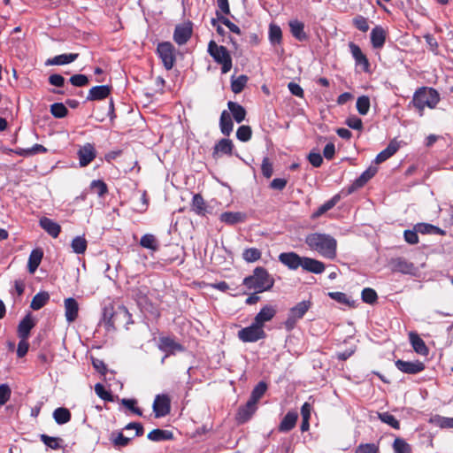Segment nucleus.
<instances>
[{"mask_svg": "<svg viewBox=\"0 0 453 453\" xmlns=\"http://www.w3.org/2000/svg\"><path fill=\"white\" fill-rule=\"evenodd\" d=\"M279 261L289 270L294 271L301 267L308 273L320 274L326 269L323 262L308 257H301L294 251L280 253Z\"/></svg>", "mask_w": 453, "mask_h": 453, "instance_id": "nucleus-1", "label": "nucleus"}, {"mask_svg": "<svg viewBox=\"0 0 453 453\" xmlns=\"http://www.w3.org/2000/svg\"><path fill=\"white\" fill-rule=\"evenodd\" d=\"M306 245L311 250L318 252L324 257L333 259L336 257V240L326 234L311 233L305 237Z\"/></svg>", "mask_w": 453, "mask_h": 453, "instance_id": "nucleus-2", "label": "nucleus"}, {"mask_svg": "<svg viewBox=\"0 0 453 453\" xmlns=\"http://www.w3.org/2000/svg\"><path fill=\"white\" fill-rule=\"evenodd\" d=\"M274 313H257L251 325L238 331V338L243 342H256L265 339V323L270 321Z\"/></svg>", "mask_w": 453, "mask_h": 453, "instance_id": "nucleus-3", "label": "nucleus"}, {"mask_svg": "<svg viewBox=\"0 0 453 453\" xmlns=\"http://www.w3.org/2000/svg\"><path fill=\"white\" fill-rule=\"evenodd\" d=\"M440 100V94L435 88L420 87L414 92L411 104L418 110V115L421 117L424 115L426 107L434 109Z\"/></svg>", "mask_w": 453, "mask_h": 453, "instance_id": "nucleus-4", "label": "nucleus"}, {"mask_svg": "<svg viewBox=\"0 0 453 453\" xmlns=\"http://www.w3.org/2000/svg\"><path fill=\"white\" fill-rule=\"evenodd\" d=\"M243 284L248 289H253L257 293L269 290L274 284V279L264 267H257L253 274L244 278Z\"/></svg>", "mask_w": 453, "mask_h": 453, "instance_id": "nucleus-5", "label": "nucleus"}, {"mask_svg": "<svg viewBox=\"0 0 453 453\" xmlns=\"http://www.w3.org/2000/svg\"><path fill=\"white\" fill-rule=\"evenodd\" d=\"M208 53L216 63L221 65L222 73H226L232 69V57L225 46L218 45L211 40L208 44Z\"/></svg>", "mask_w": 453, "mask_h": 453, "instance_id": "nucleus-6", "label": "nucleus"}, {"mask_svg": "<svg viewBox=\"0 0 453 453\" xmlns=\"http://www.w3.org/2000/svg\"><path fill=\"white\" fill-rule=\"evenodd\" d=\"M157 53L160 58L164 67L171 70L176 62L175 48L170 42H159L157 47Z\"/></svg>", "mask_w": 453, "mask_h": 453, "instance_id": "nucleus-7", "label": "nucleus"}, {"mask_svg": "<svg viewBox=\"0 0 453 453\" xmlns=\"http://www.w3.org/2000/svg\"><path fill=\"white\" fill-rule=\"evenodd\" d=\"M171 411V399L165 395H156L153 403V412L155 414V418H162L170 413Z\"/></svg>", "mask_w": 453, "mask_h": 453, "instance_id": "nucleus-8", "label": "nucleus"}, {"mask_svg": "<svg viewBox=\"0 0 453 453\" xmlns=\"http://www.w3.org/2000/svg\"><path fill=\"white\" fill-rule=\"evenodd\" d=\"M193 25L190 21L177 25L173 32V40L179 45H183L191 38Z\"/></svg>", "mask_w": 453, "mask_h": 453, "instance_id": "nucleus-9", "label": "nucleus"}, {"mask_svg": "<svg viewBox=\"0 0 453 453\" xmlns=\"http://www.w3.org/2000/svg\"><path fill=\"white\" fill-rule=\"evenodd\" d=\"M350 53L355 60L357 66H361L365 73L370 72V62L367 57L363 53L361 48L353 42L349 43Z\"/></svg>", "mask_w": 453, "mask_h": 453, "instance_id": "nucleus-10", "label": "nucleus"}, {"mask_svg": "<svg viewBox=\"0 0 453 453\" xmlns=\"http://www.w3.org/2000/svg\"><path fill=\"white\" fill-rule=\"evenodd\" d=\"M37 320L27 313L19 323L17 334L19 338L28 339L31 330L35 326Z\"/></svg>", "mask_w": 453, "mask_h": 453, "instance_id": "nucleus-11", "label": "nucleus"}, {"mask_svg": "<svg viewBox=\"0 0 453 453\" xmlns=\"http://www.w3.org/2000/svg\"><path fill=\"white\" fill-rule=\"evenodd\" d=\"M377 168L370 166L366 169L358 178H357L353 183L348 188V195L352 194L358 188H363L376 173Z\"/></svg>", "mask_w": 453, "mask_h": 453, "instance_id": "nucleus-12", "label": "nucleus"}, {"mask_svg": "<svg viewBox=\"0 0 453 453\" xmlns=\"http://www.w3.org/2000/svg\"><path fill=\"white\" fill-rule=\"evenodd\" d=\"M79 164L81 167L88 165L96 157V150L92 143H86L78 150Z\"/></svg>", "mask_w": 453, "mask_h": 453, "instance_id": "nucleus-13", "label": "nucleus"}, {"mask_svg": "<svg viewBox=\"0 0 453 453\" xmlns=\"http://www.w3.org/2000/svg\"><path fill=\"white\" fill-rule=\"evenodd\" d=\"M395 366L399 371L408 374H416L425 369L424 363L420 361L410 362L399 359L395 361Z\"/></svg>", "mask_w": 453, "mask_h": 453, "instance_id": "nucleus-14", "label": "nucleus"}, {"mask_svg": "<svg viewBox=\"0 0 453 453\" xmlns=\"http://www.w3.org/2000/svg\"><path fill=\"white\" fill-rule=\"evenodd\" d=\"M234 143L230 139L223 138L213 147L212 157L218 159L221 155L231 156L233 154Z\"/></svg>", "mask_w": 453, "mask_h": 453, "instance_id": "nucleus-15", "label": "nucleus"}, {"mask_svg": "<svg viewBox=\"0 0 453 453\" xmlns=\"http://www.w3.org/2000/svg\"><path fill=\"white\" fill-rule=\"evenodd\" d=\"M158 348L167 355L181 352L184 350V348L181 344L178 343L170 337H160L158 341Z\"/></svg>", "mask_w": 453, "mask_h": 453, "instance_id": "nucleus-16", "label": "nucleus"}, {"mask_svg": "<svg viewBox=\"0 0 453 453\" xmlns=\"http://www.w3.org/2000/svg\"><path fill=\"white\" fill-rule=\"evenodd\" d=\"M112 90V87L110 85H101L92 87L88 93V101H98L107 98Z\"/></svg>", "mask_w": 453, "mask_h": 453, "instance_id": "nucleus-17", "label": "nucleus"}, {"mask_svg": "<svg viewBox=\"0 0 453 453\" xmlns=\"http://www.w3.org/2000/svg\"><path fill=\"white\" fill-rule=\"evenodd\" d=\"M370 37L372 48L381 49L386 42L387 32L381 26H375L371 31Z\"/></svg>", "mask_w": 453, "mask_h": 453, "instance_id": "nucleus-18", "label": "nucleus"}, {"mask_svg": "<svg viewBox=\"0 0 453 453\" xmlns=\"http://www.w3.org/2000/svg\"><path fill=\"white\" fill-rule=\"evenodd\" d=\"M40 226L51 237L57 238L61 233V226L57 222L47 217H42L39 220Z\"/></svg>", "mask_w": 453, "mask_h": 453, "instance_id": "nucleus-19", "label": "nucleus"}, {"mask_svg": "<svg viewBox=\"0 0 453 453\" xmlns=\"http://www.w3.org/2000/svg\"><path fill=\"white\" fill-rule=\"evenodd\" d=\"M290 33L299 42H303L308 39V35L304 31L303 22L298 19H291L288 22Z\"/></svg>", "mask_w": 453, "mask_h": 453, "instance_id": "nucleus-20", "label": "nucleus"}, {"mask_svg": "<svg viewBox=\"0 0 453 453\" xmlns=\"http://www.w3.org/2000/svg\"><path fill=\"white\" fill-rule=\"evenodd\" d=\"M409 340L414 351L421 356H427L429 349L425 342L415 332L409 333Z\"/></svg>", "mask_w": 453, "mask_h": 453, "instance_id": "nucleus-21", "label": "nucleus"}, {"mask_svg": "<svg viewBox=\"0 0 453 453\" xmlns=\"http://www.w3.org/2000/svg\"><path fill=\"white\" fill-rule=\"evenodd\" d=\"M190 206L191 211L198 216L204 217L207 213H209L206 202L200 194H196L193 196Z\"/></svg>", "mask_w": 453, "mask_h": 453, "instance_id": "nucleus-22", "label": "nucleus"}, {"mask_svg": "<svg viewBox=\"0 0 453 453\" xmlns=\"http://www.w3.org/2000/svg\"><path fill=\"white\" fill-rule=\"evenodd\" d=\"M390 265L394 272L411 273L414 270V265L404 257L393 258Z\"/></svg>", "mask_w": 453, "mask_h": 453, "instance_id": "nucleus-23", "label": "nucleus"}, {"mask_svg": "<svg viewBox=\"0 0 453 453\" xmlns=\"http://www.w3.org/2000/svg\"><path fill=\"white\" fill-rule=\"evenodd\" d=\"M399 143L393 140L391 141L386 149L381 150L375 157V163L376 164H381L388 160L389 157H391L394 154L397 152L399 150Z\"/></svg>", "mask_w": 453, "mask_h": 453, "instance_id": "nucleus-24", "label": "nucleus"}, {"mask_svg": "<svg viewBox=\"0 0 453 453\" xmlns=\"http://www.w3.org/2000/svg\"><path fill=\"white\" fill-rule=\"evenodd\" d=\"M257 411V403L249 399L247 403L239 408L237 419L241 423L248 421Z\"/></svg>", "mask_w": 453, "mask_h": 453, "instance_id": "nucleus-25", "label": "nucleus"}, {"mask_svg": "<svg viewBox=\"0 0 453 453\" xmlns=\"http://www.w3.org/2000/svg\"><path fill=\"white\" fill-rule=\"evenodd\" d=\"M42 257L43 251L42 249H35L31 251L27 263V269L30 273H34L36 271L42 262Z\"/></svg>", "mask_w": 453, "mask_h": 453, "instance_id": "nucleus-26", "label": "nucleus"}, {"mask_svg": "<svg viewBox=\"0 0 453 453\" xmlns=\"http://www.w3.org/2000/svg\"><path fill=\"white\" fill-rule=\"evenodd\" d=\"M246 219L244 213L240 211H226L220 214L219 219L227 225H234L240 222H243Z\"/></svg>", "mask_w": 453, "mask_h": 453, "instance_id": "nucleus-27", "label": "nucleus"}, {"mask_svg": "<svg viewBox=\"0 0 453 453\" xmlns=\"http://www.w3.org/2000/svg\"><path fill=\"white\" fill-rule=\"evenodd\" d=\"M79 58L78 53L61 54L47 60V65H63L75 61Z\"/></svg>", "mask_w": 453, "mask_h": 453, "instance_id": "nucleus-28", "label": "nucleus"}, {"mask_svg": "<svg viewBox=\"0 0 453 453\" xmlns=\"http://www.w3.org/2000/svg\"><path fill=\"white\" fill-rule=\"evenodd\" d=\"M220 131L224 135H230L234 128V123L230 113L224 110L219 118Z\"/></svg>", "mask_w": 453, "mask_h": 453, "instance_id": "nucleus-29", "label": "nucleus"}, {"mask_svg": "<svg viewBox=\"0 0 453 453\" xmlns=\"http://www.w3.org/2000/svg\"><path fill=\"white\" fill-rule=\"evenodd\" d=\"M227 107L231 111L234 119L237 123H241L245 119L247 111L242 105L239 104L238 103L229 101L227 103Z\"/></svg>", "mask_w": 453, "mask_h": 453, "instance_id": "nucleus-30", "label": "nucleus"}, {"mask_svg": "<svg viewBox=\"0 0 453 453\" xmlns=\"http://www.w3.org/2000/svg\"><path fill=\"white\" fill-rule=\"evenodd\" d=\"M340 199H341L340 194L334 195L330 200L326 201L325 203H323L321 206H319L317 211H315L312 213L311 219H318L320 216H322L327 211L334 208L338 203Z\"/></svg>", "mask_w": 453, "mask_h": 453, "instance_id": "nucleus-31", "label": "nucleus"}, {"mask_svg": "<svg viewBox=\"0 0 453 453\" xmlns=\"http://www.w3.org/2000/svg\"><path fill=\"white\" fill-rule=\"evenodd\" d=\"M297 418L298 415L296 412H288L280 423L279 430L280 432H288L292 430L296 424Z\"/></svg>", "mask_w": 453, "mask_h": 453, "instance_id": "nucleus-32", "label": "nucleus"}, {"mask_svg": "<svg viewBox=\"0 0 453 453\" xmlns=\"http://www.w3.org/2000/svg\"><path fill=\"white\" fill-rule=\"evenodd\" d=\"M147 437L152 441H170L173 439V434L169 430L157 428L150 432Z\"/></svg>", "mask_w": 453, "mask_h": 453, "instance_id": "nucleus-33", "label": "nucleus"}, {"mask_svg": "<svg viewBox=\"0 0 453 453\" xmlns=\"http://www.w3.org/2000/svg\"><path fill=\"white\" fill-rule=\"evenodd\" d=\"M71 412L65 407H58L53 411V418L58 425H64L71 420Z\"/></svg>", "mask_w": 453, "mask_h": 453, "instance_id": "nucleus-34", "label": "nucleus"}, {"mask_svg": "<svg viewBox=\"0 0 453 453\" xmlns=\"http://www.w3.org/2000/svg\"><path fill=\"white\" fill-rule=\"evenodd\" d=\"M49 300L50 295L48 292H39L33 297L30 307L35 311L40 310L49 302Z\"/></svg>", "mask_w": 453, "mask_h": 453, "instance_id": "nucleus-35", "label": "nucleus"}, {"mask_svg": "<svg viewBox=\"0 0 453 453\" xmlns=\"http://www.w3.org/2000/svg\"><path fill=\"white\" fill-rule=\"evenodd\" d=\"M269 41L273 45H279L282 42V31L280 26L270 24L269 26Z\"/></svg>", "mask_w": 453, "mask_h": 453, "instance_id": "nucleus-36", "label": "nucleus"}, {"mask_svg": "<svg viewBox=\"0 0 453 453\" xmlns=\"http://www.w3.org/2000/svg\"><path fill=\"white\" fill-rule=\"evenodd\" d=\"M430 423L440 428H453V418L434 415L431 417Z\"/></svg>", "mask_w": 453, "mask_h": 453, "instance_id": "nucleus-37", "label": "nucleus"}, {"mask_svg": "<svg viewBox=\"0 0 453 453\" xmlns=\"http://www.w3.org/2000/svg\"><path fill=\"white\" fill-rule=\"evenodd\" d=\"M41 441L51 449H59L62 448L63 440L59 437H51L47 434L40 435Z\"/></svg>", "mask_w": 453, "mask_h": 453, "instance_id": "nucleus-38", "label": "nucleus"}, {"mask_svg": "<svg viewBox=\"0 0 453 453\" xmlns=\"http://www.w3.org/2000/svg\"><path fill=\"white\" fill-rule=\"evenodd\" d=\"M140 245L145 249L151 250H157L158 249V243L156 237L151 234H146L142 236L140 240Z\"/></svg>", "mask_w": 453, "mask_h": 453, "instance_id": "nucleus-39", "label": "nucleus"}, {"mask_svg": "<svg viewBox=\"0 0 453 453\" xmlns=\"http://www.w3.org/2000/svg\"><path fill=\"white\" fill-rule=\"evenodd\" d=\"M267 390V384L264 381H260L257 384V386L253 388L250 400L257 403L260 398L265 395Z\"/></svg>", "mask_w": 453, "mask_h": 453, "instance_id": "nucleus-40", "label": "nucleus"}, {"mask_svg": "<svg viewBox=\"0 0 453 453\" xmlns=\"http://www.w3.org/2000/svg\"><path fill=\"white\" fill-rule=\"evenodd\" d=\"M50 113L57 119H63L67 116L68 110L63 103H54L50 105Z\"/></svg>", "mask_w": 453, "mask_h": 453, "instance_id": "nucleus-41", "label": "nucleus"}, {"mask_svg": "<svg viewBox=\"0 0 453 453\" xmlns=\"http://www.w3.org/2000/svg\"><path fill=\"white\" fill-rule=\"evenodd\" d=\"M248 77L244 74L240 75L236 79L231 81V89L234 94L241 93L246 86Z\"/></svg>", "mask_w": 453, "mask_h": 453, "instance_id": "nucleus-42", "label": "nucleus"}, {"mask_svg": "<svg viewBox=\"0 0 453 453\" xmlns=\"http://www.w3.org/2000/svg\"><path fill=\"white\" fill-rule=\"evenodd\" d=\"M71 246H72L73 252H75L77 254H83L87 250L88 243L84 237L76 236L72 241Z\"/></svg>", "mask_w": 453, "mask_h": 453, "instance_id": "nucleus-43", "label": "nucleus"}, {"mask_svg": "<svg viewBox=\"0 0 453 453\" xmlns=\"http://www.w3.org/2000/svg\"><path fill=\"white\" fill-rule=\"evenodd\" d=\"M261 251L257 248L246 249L242 253V257L249 263L256 262L261 258Z\"/></svg>", "mask_w": 453, "mask_h": 453, "instance_id": "nucleus-44", "label": "nucleus"}, {"mask_svg": "<svg viewBox=\"0 0 453 453\" xmlns=\"http://www.w3.org/2000/svg\"><path fill=\"white\" fill-rule=\"evenodd\" d=\"M90 188L99 196H104L108 193V187L102 180H95L90 183Z\"/></svg>", "mask_w": 453, "mask_h": 453, "instance_id": "nucleus-45", "label": "nucleus"}, {"mask_svg": "<svg viewBox=\"0 0 453 453\" xmlns=\"http://www.w3.org/2000/svg\"><path fill=\"white\" fill-rule=\"evenodd\" d=\"M356 106L359 114L366 115L370 109V98L367 96H359Z\"/></svg>", "mask_w": 453, "mask_h": 453, "instance_id": "nucleus-46", "label": "nucleus"}, {"mask_svg": "<svg viewBox=\"0 0 453 453\" xmlns=\"http://www.w3.org/2000/svg\"><path fill=\"white\" fill-rule=\"evenodd\" d=\"M252 129L250 126L242 125L236 131V137L239 141L246 142L250 140Z\"/></svg>", "mask_w": 453, "mask_h": 453, "instance_id": "nucleus-47", "label": "nucleus"}, {"mask_svg": "<svg viewBox=\"0 0 453 453\" xmlns=\"http://www.w3.org/2000/svg\"><path fill=\"white\" fill-rule=\"evenodd\" d=\"M361 298L364 303L372 304L377 302L378 295L373 288H365L362 290Z\"/></svg>", "mask_w": 453, "mask_h": 453, "instance_id": "nucleus-48", "label": "nucleus"}, {"mask_svg": "<svg viewBox=\"0 0 453 453\" xmlns=\"http://www.w3.org/2000/svg\"><path fill=\"white\" fill-rule=\"evenodd\" d=\"M379 418L383 423L389 425L393 428H400L399 421L392 414L388 412L379 413Z\"/></svg>", "mask_w": 453, "mask_h": 453, "instance_id": "nucleus-49", "label": "nucleus"}, {"mask_svg": "<svg viewBox=\"0 0 453 453\" xmlns=\"http://www.w3.org/2000/svg\"><path fill=\"white\" fill-rule=\"evenodd\" d=\"M395 453H411L410 445L401 438H396L393 444Z\"/></svg>", "mask_w": 453, "mask_h": 453, "instance_id": "nucleus-50", "label": "nucleus"}, {"mask_svg": "<svg viewBox=\"0 0 453 453\" xmlns=\"http://www.w3.org/2000/svg\"><path fill=\"white\" fill-rule=\"evenodd\" d=\"M353 25L361 32L365 33L369 30L368 20L362 15H357L353 19Z\"/></svg>", "mask_w": 453, "mask_h": 453, "instance_id": "nucleus-51", "label": "nucleus"}, {"mask_svg": "<svg viewBox=\"0 0 453 453\" xmlns=\"http://www.w3.org/2000/svg\"><path fill=\"white\" fill-rule=\"evenodd\" d=\"M217 19L222 24H224L231 32L236 35H241V29L239 28V27L233 23L229 19L225 17V15H219V13H218Z\"/></svg>", "mask_w": 453, "mask_h": 453, "instance_id": "nucleus-52", "label": "nucleus"}, {"mask_svg": "<svg viewBox=\"0 0 453 453\" xmlns=\"http://www.w3.org/2000/svg\"><path fill=\"white\" fill-rule=\"evenodd\" d=\"M261 171L262 174L269 179L272 177L273 173V164L271 163L270 159L268 157H264L261 165Z\"/></svg>", "mask_w": 453, "mask_h": 453, "instance_id": "nucleus-53", "label": "nucleus"}, {"mask_svg": "<svg viewBox=\"0 0 453 453\" xmlns=\"http://www.w3.org/2000/svg\"><path fill=\"white\" fill-rule=\"evenodd\" d=\"M379 447L374 443L360 444L355 453H378Z\"/></svg>", "mask_w": 453, "mask_h": 453, "instance_id": "nucleus-54", "label": "nucleus"}, {"mask_svg": "<svg viewBox=\"0 0 453 453\" xmlns=\"http://www.w3.org/2000/svg\"><path fill=\"white\" fill-rule=\"evenodd\" d=\"M70 82L75 87H84L88 84V79L85 74H74L71 76Z\"/></svg>", "mask_w": 453, "mask_h": 453, "instance_id": "nucleus-55", "label": "nucleus"}, {"mask_svg": "<svg viewBox=\"0 0 453 453\" xmlns=\"http://www.w3.org/2000/svg\"><path fill=\"white\" fill-rule=\"evenodd\" d=\"M219 10L216 11V16L219 15H229L230 14V4L228 0H216Z\"/></svg>", "mask_w": 453, "mask_h": 453, "instance_id": "nucleus-56", "label": "nucleus"}, {"mask_svg": "<svg viewBox=\"0 0 453 453\" xmlns=\"http://www.w3.org/2000/svg\"><path fill=\"white\" fill-rule=\"evenodd\" d=\"M95 391L101 399L104 401H112L111 394L107 391L102 384H96Z\"/></svg>", "mask_w": 453, "mask_h": 453, "instance_id": "nucleus-57", "label": "nucleus"}, {"mask_svg": "<svg viewBox=\"0 0 453 453\" xmlns=\"http://www.w3.org/2000/svg\"><path fill=\"white\" fill-rule=\"evenodd\" d=\"M304 313H293L292 315H290L288 319L284 322V326L285 328L288 330V331H290L292 330L296 322L298 321V319H302L303 318V315Z\"/></svg>", "mask_w": 453, "mask_h": 453, "instance_id": "nucleus-58", "label": "nucleus"}, {"mask_svg": "<svg viewBox=\"0 0 453 453\" xmlns=\"http://www.w3.org/2000/svg\"><path fill=\"white\" fill-rule=\"evenodd\" d=\"M346 125L355 130H362L363 129V122L362 119L357 116L349 117L346 119Z\"/></svg>", "mask_w": 453, "mask_h": 453, "instance_id": "nucleus-59", "label": "nucleus"}, {"mask_svg": "<svg viewBox=\"0 0 453 453\" xmlns=\"http://www.w3.org/2000/svg\"><path fill=\"white\" fill-rule=\"evenodd\" d=\"M11 396V388L7 384L0 385V405L5 404Z\"/></svg>", "mask_w": 453, "mask_h": 453, "instance_id": "nucleus-60", "label": "nucleus"}, {"mask_svg": "<svg viewBox=\"0 0 453 453\" xmlns=\"http://www.w3.org/2000/svg\"><path fill=\"white\" fill-rule=\"evenodd\" d=\"M288 88L293 96H296L299 98L304 97V91L299 84L291 81L288 84Z\"/></svg>", "mask_w": 453, "mask_h": 453, "instance_id": "nucleus-61", "label": "nucleus"}, {"mask_svg": "<svg viewBox=\"0 0 453 453\" xmlns=\"http://www.w3.org/2000/svg\"><path fill=\"white\" fill-rule=\"evenodd\" d=\"M64 304L65 311H78L80 308L77 300L73 297L65 298Z\"/></svg>", "mask_w": 453, "mask_h": 453, "instance_id": "nucleus-62", "label": "nucleus"}, {"mask_svg": "<svg viewBox=\"0 0 453 453\" xmlns=\"http://www.w3.org/2000/svg\"><path fill=\"white\" fill-rule=\"evenodd\" d=\"M424 38L426 40V42L427 43L428 47H429V50L437 54V50H438V42H437V40L436 38L431 35V34H426L424 35Z\"/></svg>", "mask_w": 453, "mask_h": 453, "instance_id": "nucleus-63", "label": "nucleus"}, {"mask_svg": "<svg viewBox=\"0 0 453 453\" xmlns=\"http://www.w3.org/2000/svg\"><path fill=\"white\" fill-rule=\"evenodd\" d=\"M310 164L314 167L321 166L323 163L322 156L318 152H311L307 157Z\"/></svg>", "mask_w": 453, "mask_h": 453, "instance_id": "nucleus-64", "label": "nucleus"}]
</instances>
